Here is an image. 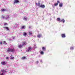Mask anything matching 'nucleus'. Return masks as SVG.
Listing matches in <instances>:
<instances>
[{"mask_svg": "<svg viewBox=\"0 0 75 75\" xmlns=\"http://www.w3.org/2000/svg\"><path fill=\"white\" fill-rule=\"evenodd\" d=\"M60 2L59 1H57V3H55L54 4V6H58V3H59Z\"/></svg>", "mask_w": 75, "mask_h": 75, "instance_id": "nucleus-6", "label": "nucleus"}, {"mask_svg": "<svg viewBox=\"0 0 75 75\" xmlns=\"http://www.w3.org/2000/svg\"><path fill=\"white\" fill-rule=\"evenodd\" d=\"M10 59H13L14 58L12 56H10Z\"/></svg>", "mask_w": 75, "mask_h": 75, "instance_id": "nucleus-20", "label": "nucleus"}, {"mask_svg": "<svg viewBox=\"0 0 75 75\" xmlns=\"http://www.w3.org/2000/svg\"><path fill=\"white\" fill-rule=\"evenodd\" d=\"M40 53L42 55H43L44 54V52L42 51H41Z\"/></svg>", "mask_w": 75, "mask_h": 75, "instance_id": "nucleus-21", "label": "nucleus"}, {"mask_svg": "<svg viewBox=\"0 0 75 75\" xmlns=\"http://www.w3.org/2000/svg\"><path fill=\"white\" fill-rule=\"evenodd\" d=\"M23 35L24 36H25H25H26V35H27V33L25 32H24L23 33Z\"/></svg>", "mask_w": 75, "mask_h": 75, "instance_id": "nucleus-14", "label": "nucleus"}, {"mask_svg": "<svg viewBox=\"0 0 75 75\" xmlns=\"http://www.w3.org/2000/svg\"><path fill=\"white\" fill-rule=\"evenodd\" d=\"M41 36H42V35H41V34L38 35V37L39 38H40L41 37Z\"/></svg>", "mask_w": 75, "mask_h": 75, "instance_id": "nucleus-19", "label": "nucleus"}, {"mask_svg": "<svg viewBox=\"0 0 75 75\" xmlns=\"http://www.w3.org/2000/svg\"><path fill=\"white\" fill-rule=\"evenodd\" d=\"M31 28V26L29 27V28Z\"/></svg>", "mask_w": 75, "mask_h": 75, "instance_id": "nucleus-33", "label": "nucleus"}, {"mask_svg": "<svg viewBox=\"0 0 75 75\" xmlns=\"http://www.w3.org/2000/svg\"><path fill=\"white\" fill-rule=\"evenodd\" d=\"M8 25V24L7 23H4V26H6V25Z\"/></svg>", "mask_w": 75, "mask_h": 75, "instance_id": "nucleus-23", "label": "nucleus"}, {"mask_svg": "<svg viewBox=\"0 0 75 75\" xmlns=\"http://www.w3.org/2000/svg\"><path fill=\"white\" fill-rule=\"evenodd\" d=\"M32 49H33V47H28L27 50V51L28 52H29V51H31V50H32Z\"/></svg>", "mask_w": 75, "mask_h": 75, "instance_id": "nucleus-4", "label": "nucleus"}, {"mask_svg": "<svg viewBox=\"0 0 75 75\" xmlns=\"http://www.w3.org/2000/svg\"><path fill=\"white\" fill-rule=\"evenodd\" d=\"M9 18V16H8V15H7L6 16V17L5 19L7 20V18Z\"/></svg>", "mask_w": 75, "mask_h": 75, "instance_id": "nucleus-18", "label": "nucleus"}, {"mask_svg": "<svg viewBox=\"0 0 75 75\" xmlns=\"http://www.w3.org/2000/svg\"><path fill=\"white\" fill-rule=\"evenodd\" d=\"M1 64L2 65H4L6 64V62L3 61L1 62Z\"/></svg>", "mask_w": 75, "mask_h": 75, "instance_id": "nucleus-5", "label": "nucleus"}, {"mask_svg": "<svg viewBox=\"0 0 75 75\" xmlns=\"http://www.w3.org/2000/svg\"><path fill=\"white\" fill-rule=\"evenodd\" d=\"M5 18V16H2L1 18Z\"/></svg>", "mask_w": 75, "mask_h": 75, "instance_id": "nucleus-28", "label": "nucleus"}, {"mask_svg": "<svg viewBox=\"0 0 75 75\" xmlns=\"http://www.w3.org/2000/svg\"><path fill=\"white\" fill-rule=\"evenodd\" d=\"M1 72H2L3 73H4V72H6V71L4 69L1 70Z\"/></svg>", "mask_w": 75, "mask_h": 75, "instance_id": "nucleus-11", "label": "nucleus"}, {"mask_svg": "<svg viewBox=\"0 0 75 75\" xmlns=\"http://www.w3.org/2000/svg\"><path fill=\"white\" fill-rule=\"evenodd\" d=\"M4 42V44H5V43H6V42H5V41H4V42Z\"/></svg>", "mask_w": 75, "mask_h": 75, "instance_id": "nucleus-32", "label": "nucleus"}, {"mask_svg": "<svg viewBox=\"0 0 75 75\" xmlns=\"http://www.w3.org/2000/svg\"><path fill=\"white\" fill-rule=\"evenodd\" d=\"M6 9H4V8H2L1 10V11H6Z\"/></svg>", "mask_w": 75, "mask_h": 75, "instance_id": "nucleus-13", "label": "nucleus"}, {"mask_svg": "<svg viewBox=\"0 0 75 75\" xmlns=\"http://www.w3.org/2000/svg\"><path fill=\"white\" fill-rule=\"evenodd\" d=\"M23 20H25L26 21H27V19L25 18H23Z\"/></svg>", "mask_w": 75, "mask_h": 75, "instance_id": "nucleus-26", "label": "nucleus"}, {"mask_svg": "<svg viewBox=\"0 0 75 75\" xmlns=\"http://www.w3.org/2000/svg\"><path fill=\"white\" fill-rule=\"evenodd\" d=\"M11 56H12V55H11Z\"/></svg>", "mask_w": 75, "mask_h": 75, "instance_id": "nucleus-35", "label": "nucleus"}, {"mask_svg": "<svg viewBox=\"0 0 75 75\" xmlns=\"http://www.w3.org/2000/svg\"><path fill=\"white\" fill-rule=\"evenodd\" d=\"M65 34H62V38H65Z\"/></svg>", "mask_w": 75, "mask_h": 75, "instance_id": "nucleus-7", "label": "nucleus"}, {"mask_svg": "<svg viewBox=\"0 0 75 75\" xmlns=\"http://www.w3.org/2000/svg\"><path fill=\"white\" fill-rule=\"evenodd\" d=\"M29 33L30 35H32V33L30 31L29 32Z\"/></svg>", "mask_w": 75, "mask_h": 75, "instance_id": "nucleus-22", "label": "nucleus"}, {"mask_svg": "<svg viewBox=\"0 0 75 75\" xmlns=\"http://www.w3.org/2000/svg\"><path fill=\"white\" fill-rule=\"evenodd\" d=\"M4 28H6L7 30L8 31H9V28H8V27H4Z\"/></svg>", "mask_w": 75, "mask_h": 75, "instance_id": "nucleus-10", "label": "nucleus"}, {"mask_svg": "<svg viewBox=\"0 0 75 75\" xmlns=\"http://www.w3.org/2000/svg\"><path fill=\"white\" fill-rule=\"evenodd\" d=\"M25 58H26L25 57H23L22 58V59H25Z\"/></svg>", "mask_w": 75, "mask_h": 75, "instance_id": "nucleus-24", "label": "nucleus"}, {"mask_svg": "<svg viewBox=\"0 0 75 75\" xmlns=\"http://www.w3.org/2000/svg\"><path fill=\"white\" fill-rule=\"evenodd\" d=\"M23 47V45H20L18 46V47H19V48H21Z\"/></svg>", "mask_w": 75, "mask_h": 75, "instance_id": "nucleus-8", "label": "nucleus"}, {"mask_svg": "<svg viewBox=\"0 0 75 75\" xmlns=\"http://www.w3.org/2000/svg\"><path fill=\"white\" fill-rule=\"evenodd\" d=\"M24 28H25V26H22L21 28L22 29H23Z\"/></svg>", "mask_w": 75, "mask_h": 75, "instance_id": "nucleus-25", "label": "nucleus"}, {"mask_svg": "<svg viewBox=\"0 0 75 75\" xmlns=\"http://www.w3.org/2000/svg\"><path fill=\"white\" fill-rule=\"evenodd\" d=\"M60 22H63V23H65V20L64 19H62L61 20Z\"/></svg>", "mask_w": 75, "mask_h": 75, "instance_id": "nucleus-12", "label": "nucleus"}, {"mask_svg": "<svg viewBox=\"0 0 75 75\" xmlns=\"http://www.w3.org/2000/svg\"><path fill=\"white\" fill-rule=\"evenodd\" d=\"M40 3H38V6H39V7H41V8H44L45 7V6L44 5H41L40 6Z\"/></svg>", "mask_w": 75, "mask_h": 75, "instance_id": "nucleus-2", "label": "nucleus"}, {"mask_svg": "<svg viewBox=\"0 0 75 75\" xmlns=\"http://www.w3.org/2000/svg\"><path fill=\"white\" fill-rule=\"evenodd\" d=\"M19 3V1L18 0H14L13 4H17Z\"/></svg>", "mask_w": 75, "mask_h": 75, "instance_id": "nucleus-3", "label": "nucleus"}, {"mask_svg": "<svg viewBox=\"0 0 75 75\" xmlns=\"http://www.w3.org/2000/svg\"><path fill=\"white\" fill-rule=\"evenodd\" d=\"M0 44L1 45H2V44H3V42H0Z\"/></svg>", "mask_w": 75, "mask_h": 75, "instance_id": "nucleus-30", "label": "nucleus"}, {"mask_svg": "<svg viewBox=\"0 0 75 75\" xmlns=\"http://www.w3.org/2000/svg\"><path fill=\"white\" fill-rule=\"evenodd\" d=\"M8 50H7V52H13L14 51H15V49H11L10 48H8L7 49Z\"/></svg>", "mask_w": 75, "mask_h": 75, "instance_id": "nucleus-1", "label": "nucleus"}, {"mask_svg": "<svg viewBox=\"0 0 75 75\" xmlns=\"http://www.w3.org/2000/svg\"><path fill=\"white\" fill-rule=\"evenodd\" d=\"M57 21H59L61 20V19L59 18H57Z\"/></svg>", "mask_w": 75, "mask_h": 75, "instance_id": "nucleus-15", "label": "nucleus"}, {"mask_svg": "<svg viewBox=\"0 0 75 75\" xmlns=\"http://www.w3.org/2000/svg\"><path fill=\"white\" fill-rule=\"evenodd\" d=\"M6 59H9V58L8 57H6Z\"/></svg>", "mask_w": 75, "mask_h": 75, "instance_id": "nucleus-29", "label": "nucleus"}, {"mask_svg": "<svg viewBox=\"0 0 75 75\" xmlns=\"http://www.w3.org/2000/svg\"><path fill=\"white\" fill-rule=\"evenodd\" d=\"M26 42L25 41L23 42H22V45L23 46V45H26Z\"/></svg>", "mask_w": 75, "mask_h": 75, "instance_id": "nucleus-9", "label": "nucleus"}, {"mask_svg": "<svg viewBox=\"0 0 75 75\" xmlns=\"http://www.w3.org/2000/svg\"><path fill=\"white\" fill-rule=\"evenodd\" d=\"M63 5V4H62V3H60L59 4V7H62V5Z\"/></svg>", "mask_w": 75, "mask_h": 75, "instance_id": "nucleus-16", "label": "nucleus"}, {"mask_svg": "<svg viewBox=\"0 0 75 75\" xmlns=\"http://www.w3.org/2000/svg\"><path fill=\"white\" fill-rule=\"evenodd\" d=\"M36 5H37V3H36Z\"/></svg>", "mask_w": 75, "mask_h": 75, "instance_id": "nucleus-34", "label": "nucleus"}, {"mask_svg": "<svg viewBox=\"0 0 75 75\" xmlns=\"http://www.w3.org/2000/svg\"><path fill=\"white\" fill-rule=\"evenodd\" d=\"M70 50H73L74 49V47H70Z\"/></svg>", "mask_w": 75, "mask_h": 75, "instance_id": "nucleus-27", "label": "nucleus"}, {"mask_svg": "<svg viewBox=\"0 0 75 75\" xmlns=\"http://www.w3.org/2000/svg\"><path fill=\"white\" fill-rule=\"evenodd\" d=\"M42 50H43V51H45V48L44 47H42Z\"/></svg>", "mask_w": 75, "mask_h": 75, "instance_id": "nucleus-17", "label": "nucleus"}, {"mask_svg": "<svg viewBox=\"0 0 75 75\" xmlns=\"http://www.w3.org/2000/svg\"><path fill=\"white\" fill-rule=\"evenodd\" d=\"M0 75H4V74H3V73H2L0 74Z\"/></svg>", "mask_w": 75, "mask_h": 75, "instance_id": "nucleus-31", "label": "nucleus"}]
</instances>
